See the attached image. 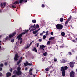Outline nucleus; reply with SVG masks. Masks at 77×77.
I'll use <instances>...</instances> for the list:
<instances>
[{
    "mask_svg": "<svg viewBox=\"0 0 77 77\" xmlns=\"http://www.w3.org/2000/svg\"><path fill=\"white\" fill-rule=\"evenodd\" d=\"M39 42H41V41H42V39H39Z\"/></svg>",
    "mask_w": 77,
    "mask_h": 77,
    "instance_id": "obj_43",
    "label": "nucleus"
},
{
    "mask_svg": "<svg viewBox=\"0 0 77 77\" xmlns=\"http://www.w3.org/2000/svg\"><path fill=\"white\" fill-rule=\"evenodd\" d=\"M60 62H61V63H64L65 62V60H62V61H61V60H60Z\"/></svg>",
    "mask_w": 77,
    "mask_h": 77,
    "instance_id": "obj_16",
    "label": "nucleus"
},
{
    "mask_svg": "<svg viewBox=\"0 0 77 77\" xmlns=\"http://www.w3.org/2000/svg\"><path fill=\"white\" fill-rule=\"evenodd\" d=\"M12 69L11 68L10 70V72H12Z\"/></svg>",
    "mask_w": 77,
    "mask_h": 77,
    "instance_id": "obj_47",
    "label": "nucleus"
},
{
    "mask_svg": "<svg viewBox=\"0 0 77 77\" xmlns=\"http://www.w3.org/2000/svg\"><path fill=\"white\" fill-rule=\"evenodd\" d=\"M35 30V29H31L30 30V32H32V31H33V30Z\"/></svg>",
    "mask_w": 77,
    "mask_h": 77,
    "instance_id": "obj_30",
    "label": "nucleus"
},
{
    "mask_svg": "<svg viewBox=\"0 0 77 77\" xmlns=\"http://www.w3.org/2000/svg\"><path fill=\"white\" fill-rule=\"evenodd\" d=\"M0 76H2V73L1 72H0Z\"/></svg>",
    "mask_w": 77,
    "mask_h": 77,
    "instance_id": "obj_48",
    "label": "nucleus"
},
{
    "mask_svg": "<svg viewBox=\"0 0 77 77\" xmlns=\"http://www.w3.org/2000/svg\"><path fill=\"white\" fill-rule=\"evenodd\" d=\"M61 35L63 36H65V32H62L61 33Z\"/></svg>",
    "mask_w": 77,
    "mask_h": 77,
    "instance_id": "obj_21",
    "label": "nucleus"
},
{
    "mask_svg": "<svg viewBox=\"0 0 77 77\" xmlns=\"http://www.w3.org/2000/svg\"><path fill=\"white\" fill-rule=\"evenodd\" d=\"M36 28H39V25H38V24H37L36 25Z\"/></svg>",
    "mask_w": 77,
    "mask_h": 77,
    "instance_id": "obj_29",
    "label": "nucleus"
},
{
    "mask_svg": "<svg viewBox=\"0 0 77 77\" xmlns=\"http://www.w3.org/2000/svg\"><path fill=\"white\" fill-rule=\"evenodd\" d=\"M42 8H44L45 7V5L44 4H42Z\"/></svg>",
    "mask_w": 77,
    "mask_h": 77,
    "instance_id": "obj_39",
    "label": "nucleus"
},
{
    "mask_svg": "<svg viewBox=\"0 0 77 77\" xmlns=\"http://www.w3.org/2000/svg\"><path fill=\"white\" fill-rule=\"evenodd\" d=\"M32 42H31L30 44H29V46L30 47V46H31V45H32Z\"/></svg>",
    "mask_w": 77,
    "mask_h": 77,
    "instance_id": "obj_50",
    "label": "nucleus"
},
{
    "mask_svg": "<svg viewBox=\"0 0 77 77\" xmlns=\"http://www.w3.org/2000/svg\"><path fill=\"white\" fill-rule=\"evenodd\" d=\"M19 57L18 56V54H16L15 56L14 60L16 61L17 60H18Z\"/></svg>",
    "mask_w": 77,
    "mask_h": 77,
    "instance_id": "obj_8",
    "label": "nucleus"
},
{
    "mask_svg": "<svg viewBox=\"0 0 77 77\" xmlns=\"http://www.w3.org/2000/svg\"><path fill=\"white\" fill-rule=\"evenodd\" d=\"M48 31H47L46 32V36H47V35H48Z\"/></svg>",
    "mask_w": 77,
    "mask_h": 77,
    "instance_id": "obj_32",
    "label": "nucleus"
},
{
    "mask_svg": "<svg viewBox=\"0 0 77 77\" xmlns=\"http://www.w3.org/2000/svg\"><path fill=\"white\" fill-rule=\"evenodd\" d=\"M37 47H38V46H39V44H37Z\"/></svg>",
    "mask_w": 77,
    "mask_h": 77,
    "instance_id": "obj_52",
    "label": "nucleus"
},
{
    "mask_svg": "<svg viewBox=\"0 0 77 77\" xmlns=\"http://www.w3.org/2000/svg\"><path fill=\"white\" fill-rule=\"evenodd\" d=\"M68 69V67L66 66L64 67H62L60 69L61 71H62V75L63 77H64L65 75V70H66Z\"/></svg>",
    "mask_w": 77,
    "mask_h": 77,
    "instance_id": "obj_2",
    "label": "nucleus"
},
{
    "mask_svg": "<svg viewBox=\"0 0 77 77\" xmlns=\"http://www.w3.org/2000/svg\"><path fill=\"white\" fill-rule=\"evenodd\" d=\"M33 50V51H35L36 53H37V50H36V48L34 47Z\"/></svg>",
    "mask_w": 77,
    "mask_h": 77,
    "instance_id": "obj_17",
    "label": "nucleus"
},
{
    "mask_svg": "<svg viewBox=\"0 0 77 77\" xmlns=\"http://www.w3.org/2000/svg\"><path fill=\"white\" fill-rule=\"evenodd\" d=\"M1 37H2V35H0V38H1Z\"/></svg>",
    "mask_w": 77,
    "mask_h": 77,
    "instance_id": "obj_56",
    "label": "nucleus"
},
{
    "mask_svg": "<svg viewBox=\"0 0 77 77\" xmlns=\"http://www.w3.org/2000/svg\"><path fill=\"white\" fill-rule=\"evenodd\" d=\"M25 2H27V0H26L25 1Z\"/></svg>",
    "mask_w": 77,
    "mask_h": 77,
    "instance_id": "obj_62",
    "label": "nucleus"
},
{
    "mask_svg": "<svg viewBox=\"0 0 77 77\" xmlns=\"http://www.w3.org/2000/svg\"><path fill=\"white\" fill-rule=\"evenodd\" d=\"M60 22H63V18H61L60 19Z\"/></svg>",
    "mask_w": 77,
    "mask_h": 77,
    "instance_id": "obj_23",
    "label": "nucleus"
},
{
    "mask_svg": "<svg viewBox=\"0 0 77 77\" xmlns=\"http://www.w3.org/2000/svg\"><path fill=\"white\" fill-rule=\"evenodd\" d=\"M32 23H36V20H32Z\"/></svg>",
    "mask_w": 77,
    "mask_h": 77,
    "instance_id": "obj_25",
    "label": "nucleus"
},
{
    "mask_svg": "<svg viewBox=\"0 0 77 77\" xmlns=\"http://www.w3.org/2000/svg\"><path fill=\"white\" fill-rule=\"evenodd\" d=\"M51 68V66H50L49 67H48V68H46L45 69V70L46 71H49V70L50 69V68Z\"/></svg>",
    "mask_w": 77,
    "mask_h": 77,
    "instance_id": "obj_14",
    "label": "nucleus"
},
{
    "mask_svg": "<svg viewBox=\"0 0 77 77\" xmlns=\"http://www.w3.org/2000/svg\"><path fill=\"white\" fill-rule=\"evenodd\" d=\"M40 29H41V28H39V29H38V30H37L38 31H38H39V30H40Z\"/></svg>",
    "mask_w": 77,
    "mask_h": 77,
    "instance_id": "obj_57",
    "label": "nucleus"
},
{
    "mask_svg": "<svg viewBox=\"0 0 77 77\" xmlns=\"http://www.w3.org/2000/svg\"><path fill=\"white\" fill-rule=\"evenodd\" d=\"M2 68L0 67V71H2Z\"/></svg>",
    "mask_w": 77,
    "mask_h": 77,
    "instance_id": "obj_53",
    "label": "nucleus"
},
{
    "mask_svg": "<svg viewBox=\"0 0 77 77\" xmlns=\"http://www.w3.org/2000/svg\"><path fill=\"white\" fill-rule=\"evenodd\" d=\"M29 74L30 75H32V73L31 72H29Z\"/></svg>",
    "mask_w": 77,
    "mask_h": 77,
    "instance_id": "obj_36",
    "label": "nucleus"
},
{
    "mask_svg": "<svg viewBox=\"0 0 77 77\" xmlns=\"http://www.w3.org/2000/svg\"><path fill=\"white\" fill-rule=\"evenodd\" d=\"M15 4H19V2L18 1H16L15 2Z\"/></svg>",
    "mask_w": 77,
    "mask_h": 77,
    "instance_id": "obj_34",
    "label": "nucleus"
},
{
    "mask_svg": "<svg viewBox=\"0 0 77 77\" xmlns=\"http://www.w3.org/2000/svg\"><path fill=\"white\" fill-rule=\"evenodd\" d=\"M18 71H17L16 70L14 71V73H16V74L17 75H20L21 74V72L20 71V70L21 69V68L20 67H18L17 68Z\"/></svg>",
    "mask_w": 77,
    "mask_h": 77,
    "instance_id": "obj_3",
    "label": "nucleus"
},
{
    "mask_svg": "<svg viewBox=\"0 0 77 77\" xmlns=\"http://www.w3.org/2000/svg\"><path fill=\"white\" fill-rule=\"evenodd\" d=\"M32 27L33 28H35L36 27V25H35V24H34L33 26H32Z\"/></svg>",
    "mask_w": 77,
    "mask_h": 77,
    "instance_id": "obj_33",
    "label": "nucleus"
},
{
    "mask_svg": "<svg viewBox=\"0 0 77 77\" xmlns=\"http://www.w3.org/2000/svg\"><path fill=\"white\" fill-rule=\"evenodd\" d=\"M68 21H66L65 23V26H67V24H68Z\"/></svg>",
    "mask_w": 77,
    "mask_h": 77,
    "instance_id": "obj_20",
    "label": "nucleus"
},
{
    "mask_svg": "<svg viewBox=\"0 0 77 77\" xmlns=\"http://www.w3.org/2000/svg\"><path fill=\"white\" fill-rule=\"evenodd\" d=\"M7 65H8V63H7L5 62V66H6Z\"/></svg>",
    "mask_w": 77,
    "mask_h": 77,
    "instance_id": "obj_40",
    "label": "nucleus"
},
{
    "mask_svg": "<svg viewBox=\"0 0 77 77\" xmlns=\"http://www.w3.org/2000/svg\"><path fill=\"white\" fill-rule=\"evenodd\" d=\"M32 71V69H30L29 70V72H31Z\"/></svg>",
    "mask_w": 77,
    "mask_h": 77,
    "instance_id": "obj_51",
    "label": "nucleus"
},
{
    "mask_svg": "<svg viewBox=\"0 0 77 77\" xmlns=\"http://www.w3.org/2000/svg\"><path fill=\"white\" fill-rule=\"evenodd\" d=\"M74 62H71L70 63L69 65L71 68H73L74 67Z\"/></svg>",
    "mask_w": 77,
    "mask_h": 77,
    "instance_id": "obj_11",
    "label": "nucleus"
},
{
    "mask_svg": "<svg viewBox=\"0 0 77 77\" xmlns=\"http://www.w3.org/2000/svg\"><path fill=\"white\" fill-rule=\"evenodd\" d=\"M36 75H33V77H35V76Z\"/></svg>",
    "mask_w": 77,
    "mask_h": 77,
    "instance_id": "obj_60",
    "label": "nucleus"
},
{
    "mask_svg": "<svg viewBox=\"0 0 77 77\" xmlns=\"http://www.w3.org/2000/svg\"><path fill=\"white\" fill-rule=\"evenodd\" d=\"M71 16H70L69 18L67 21H68V22H69V21H70V20H71Z\"/></svg>",
    "mask_w": 77,
    "mask_h": 77,
    "instance_id": "obj_18",
    "label": "nucleus"
},
{
    "mask_svg": "<svg viewBox=\"0 0 77 77\" xmlns=\"http://www.w3.org/2000/svg\"><path fill=\"white\" fill-rule=\"evenodd\" d=\"M43 32H42V33H41L40 34V35H41V36L43 35Z\"/></svg>",
    "mask_w": 77,
    "mask_h": 77,
    "instance_id": "obj_45",
    "label": "nucleus"
},
{
    "mask_svg": "<svg viewBox=\"0 0 77 77\" xmlns=\"http://www.w3.org/2000/svg\"><path fill=\"white\" fill-rule=\"evenodd\" d=\"M6 5V2H4L3 4L2 3H1L0 5L1 7H5Z\"/></svg>",
    "mask_w": 77,
    "mask_h": 77,
    "instance_id": "obj_9",
    "label": "nucleus"
},
{
    "mask_svg": "<svg viewBox=\"0 0 77 77\" xmlns=\"http://www.w3.org/2000/svg\"><path fill=\"white\" fill-rule=\"evenodd\" d=\"M54 37H51L49 39V40L50 41L51 40H53L54 39Z\"/></svg>",
    "mask_w": 77,
    "mask_h": 77,
    "instance_id": "obj_19",
    "label": "nucleus"
},
{
    "mask_svg": "<svg viewBox=\"0 0 77 77\" xmlns=\"http://www.w3.org/2000/svg\"><path fill=\"white\" fill-rule=\"evenodd\" d=\"M51 43V41H49L47 43V45H49V44H50V43Z\"/></svg>",
    "mask_w": 77,
    "mask_h": 77,
    "instance_id": "obj_24",
    "label": "nucleus"
},
{
    "mask_svg": "<svg viewBox=\"0 0 77 77\" xmlns=\"http://www.w3.org/2000/svg\"><path fill=\"white\" fill-rule=\"evenodd\" d=\"M3 66V64H0V66H1V67H2V66Z\"/></svg>",
    "mask_w": 77,
    "mask_h": 77,
    "instance_id": "obj_38",
    "label": "nucleus"
},
{
    "mask_svg": "<svg viewBox=\"0 0 77 77\" xmlns=\"http://www.w3.org/2000/svg\"><path fill=\"white\" fill-rule=\"evenodd\" d=\"M25 71H27V67L25 68Z\"/></svg>",
    "mask_w": 77,
    "mask_h": 77,
    "instance_id": "obj_49",
    "label": "nucleus"
},
{
    "mask_svg": "<svg viewBox=\"0 0 77 77\" xmlns=\"http://www.w3.org/2000/svg\"><path fill=\"white\" fill-rule=\"evenodd\" d=\"M69 55H71V54H72L71 52H69Z\"/></svg>",
    "mask_w": 77,
    "mask_h": 77,
    "instance_id": "obj_44",
    "label": "nucleus"
},
{
    "mask_svg": "<svg viewBox=\"0 0 77 77\" xmlns=\"http://www.w3.org/2000/svg\"><path fill=\"white\" fill-rule=\"evenodd\" d=\"M77 69H76V72H77Z\"/></svg>",
    "mask_w": 77,
    "mask_h": 77,
    "instance_id": "obj_63",
    "label": "nucleus"
},
{
    "mask_svg": "<svg viewBox=\"0 0 77 77\" xmlns=\"http://www.w3.org/2000/svg\"><path fill=\"white\" fill-rule=\"evenodd\" d=\"M28 31H29V30H25L24 32L21 33L20 34L17 36V38H18V40L20 39V44H21L22 42H23V41L22 40V38H21V36H22V35H25V34H26V33H27V32H28Z\"/></svg>",
    "mask_w": 77,
    "mask_h": 77,
    "instance_id": "obj_1",
    "label": "nucleus"
},
{
    "mask_svg": "<svg viewBox=\"0 0 77 77\" xmlns=\"http://www.w3.org/2000/svg\"><path fill=\"white\" fill-rule=\"evenodd\" d=\"M29 47L30 46H27L25 48H29Z\"/></svg>",
    "mask_w": 77,
    "mask_h": 77,
    "instance_id": "obj_42",
    "label": "nucleus"
},
{
    "mask_svg": "<svg viewBox=\"0 0 77 77\" xmlns=\"http://www.w3.org/2000/svg\"><path fill=\"white\" fill-rule=\"evenodd\" d=\"M51 35H53V32H51Z\"/></svg>",
    "mask_w": 77,
    "mask_h": 77,
    "instance_id": "obj_46",
    "label": "nucleus"
},
{
    "mask_svg": "<svg viewBox=\"0 0 77 77\" xmlns=\"http://www.w3.org/2000/svg\"><path fill=\"white\" fill-rule=\"evenodd\" d=\"M11 75H12V74L11 73L8 72L6 74V77H9L11 76Z\"/></svg>",
    "mask_w": 77,
    "mask_h": 77,
    "instance_id": "obj_12",
    "label": "nucleus"
},
{
    "mask_svg": "<svg viewBox=\"0 0 77 77\" xmlns=\"http://www.w3.org/2000/svg\"><path fill=\"white\" fill-rule=\"evenodd\" d=\"M16 6V4H15V2H14L13 4H12V7L13 8H15Z\"/></svg>",
    "mask_w": 77,
    "mask_h": 77,
    "instance_id": "obj_13",
    "label": "nucleus"
},
{
    "mask_svg": "<svg viewBox=\"0 0 77 77\" xmlns=\"http://www.w3.org/2000/svg\"><path fill=\"white\" fill-rule=\"evenodd\" d=\"M54 62H57V58H56L54 57Z\"/></svg>",
    "mask_w": 77,
    "mask_h": 77,
    "instance_id": "obj_22",
    "label": "nucleus"
},
{
    "mask_svg": "<svg viewBox=\"0 0 77 77\" xmlns=\"http://www.w3.org/2000/svg\"><path fill=\"white\" fill-rule=\"evenodd\" d=\"M72 42H75V40H72Z\"/></svg>",
    "mask_w": 77,
    "mask_h": 77,
    "instance_id": "obj_54",
    "label": "nucleus"
},
{
    "mask_svg": "<svg viewBox=\"0 0 77 77\" xmlns=\"http://www.w3.org/2000/svg\"><path fill=\"white\" fill-rule=\"evenodd\" d=\"M75 74V72L72 71L70 72V75L71 77H74V75Z\"/></svg>",
    "mask_w": 77,
    "mask_h": 77,
    "instance_id": "obj_5",
    "label": "nucleus"
},
{
    "mask_svg": "<svg viewBox=\"0 0 77 77\" xmlns=\"http://www.w3.org/2000/svg\"><path fill=\"white\" fill-rule=\"evenodd\" d=\"M12 77H15V75H13L12 76Z\"/></svg>",
    "mask_w": 77,
    "mask_h": 77,
    "instance_id": "obj_58",
    "label": "nucleus"
},
{
    "mask_svg": "<svg viewBox=\"0 0 77 77\" xmlns=\"http://www.w3.org/2000/svg\"><path fill=\"white\" fill-rule=\"evenodd\" d=\"M16 34L15 32H14L13 33L9 35L8 37L9 39L12 38V37H14V36Z\"/></svg>",
    "mask_w": 77,
    "mask_h": 77,
    "instance_id": "obj_6",
    "label": "nucleus"
},
{
    "mask_svg": "<svg viewBox=\"0 0 77 77\" xmlns=\"http://www.w3.org/2000/svg\"><path fill=\"white\" fill-rule=\"evenodd\" d=\"M8 39H9V38L8 36H7L5 38V41H6Z\"/></svg>",
    "mask_w": 77,
    "mask_h": 77,
    "instance_id": "obj_27",
    "label": "nucleus"
},
{
    "mask_svg": "<svg viewBox=\"0 0 77 77\" xmlns=\"http://www.w3.org/2000/svg\"><path fill=\"white\" fill-rule=\"evenodd\" d=\"M23 0H20L19 2L20 3H21L23 2Z\"/></svg>",
    "mask_w": 77,
    "mask_h": 77,
    "instance_id": "obj_35",
    "label": "nucleus"
},
{
    "mask_svg": "<svg viewBox=\"0 0 77 77\" xmlns=\"http://www.w3.org/2000/svg\"><path fill=\"white\" fill-rule=\"evenodd\" d=\"M46 38V36L45 35L43 36V39H45Z\"/></svg>",
    "mask_w": 77,
    "mask_h": 77,
    "instance_id": "obj_31",
    "label": "nucleus"
},
{
    "mask_svg": "<svg viewBox=\"0 0 77 77\" xmlns=\"http://www.w3.org/2000/svg\"><path fill=\"white\" fill-rule=\"evenodd\" d=\"M37 32H38V31H37V30H36V31H34L33 32V33L34 34H36V33H37Z\"/></svg>",
    "mask_w": 77,
    "mask_h": 77,
    "instance_id": "obj_28",
    "label": "nucleus"
},
{
    "mask_svg": "<svg viewBox=\"0 0 77 77\" xmlns=\"http://www.w3.org/2000/svg\"><path fill=\"white\" fill-rule=\"evenodd\" d=\"M45 47V46L44 45H40V49H41V50H43V51H44V48Z\"/></svg>",
    "mask_w": 77,
    "mask_h": 77,
    "instance_id": "obj_10",
    "label": "nucleus"
},
{
    "mask_svg": "<svg viewBox=\"0 0 77 77\" xmlns=\"http://www.w3.org/2000/svg\"><path fill=\"white\" fill-rule=\"evenodd\" d=\"M14 39H13L11 40V42H14Z\"/></svg>",
    "mask_w": 77,
    "mask_h": 77,
    "instance_id": "obj_37",
    "label": "nucleus"
},
{
    "mask_svg": "<svg viewBox=\"0 0 77 77\" xmlns=\"http://www.w3.org/2000/svg\"><path fill=\"white\" fill-rule=\"evenodd\" d=\"M38 35V34H35V36H37V35Z\"/></svg>",
    "mask_w": 77,
    "mask_h": 77,
    "instance_id": "obj_55",
    "label": "nucleus"
},
{
    "mask_svg": "<svg viewBox=\"0 0 77 77\" xmlns=\"http://www.w3.org/2000/svg\"><path fill=\"white\" fill-rule=\"evenodd\" d=\"M22 59V57H21L20 58V60L19 61L17 62V65H18L21 62V60Z\"/></svg>",
    "mask_w": 77,
    "mask_h": 77,
    "instance_id": "obj_15",
    "label": "nucleus"
},
{
    "mask_svg": "<svg viewBox=\"0 0 77 77\" xmlns=\"http://www.w3.org/2000/svg\"><path fill=\"white\" fill-rule=\"evenodd\" d=\"M43 54L45 56H46L47 55V53L46 52H45Z\"/></svg>",
    "mask_w": 77,
    "mask_h": 77,
    "instance_id": "obj_26",
    "label": "nucleus"
},
{
    "mask_svg": "<svg viewBox=\"0 0 77 77\" xmlns=\"http://www.w3.org/2000/svg\"><path fill=\"white\" fill-rule=\"evenodd\" d=\"M23 64L25 66H26L27 65H29V66H31V65H32V64L29 63L28 62H26V63H23Z\"/></svg>",
    "mask_w": 77,
    "mask_h": 77,
    "instance_id": "obj_7",
    "label": "nucleus"
},
{
    "mask_svg": "<svg viewBox=\"0 0 77 77\" xmlns=\"http://www.w3.org/2000/svg\"><path fill=\"white\" fill-rule=\"evenodd\" d=\"M1 42H2V41H0V45H2V44H1ZM1 48V46H0V49Z\"/></svg>",
    "mask_w": 77,
    "mask_h": 77,
    "instance_id": "obj_41",
    "label": "nucleus"
},
{
    "mask_svg": "<svg viewBox=\"0 0 77 77\" xmlns=\"http://www.w3.org/2000/svg\"><path fill=\"white\" fill-rule=\"evenodd\" d=\"M0 12H2V10L0 9Z\"/></svg>",
    "mask_w": 77,
    "mask_h": 77,
    "instance_id": "obj_59",
    "label": "nucleus"
},
{
    "mask_svg": "<svg viewBox=\"0 0 77 77\" xmlns=\"http://www.w3.org/2000/svg\"><path fill=\"white\" fill-rule=\"evenodd\" d=\"M75 39L77 41V38H76Z\"/></svg>",
    "mask_w": 77,
    "mask_h": 77,
    "instance_id": "obj_64",
    "label": "nucleus"
},
{
    "mask_svg": "<svg viewBox=\"0 0 77 77\" xmlns=\"http://www.w3.org/2000/svg\"><path fill=\"white\" fill-rule=\"evenodd\" d=\"M43 34H44V33H45V31H43Z\"/></svg>",
    "mask_w": 77,
    "mask_h": 77,
    "instance_id": "obj_61",
    "label": "nucleus"
},
{
    "mask_svg": "<svg viewBox=\"0 0 77 77\" xmlns=\"http://www.w3.org/2000/svg\"><path fill=\"white\" fill-rule=\"evenodd\" d=\"M56 27L58 30H61L63 28V26L61 24H58L57 25Z\"/></svg>",
    "mask_w": 77,
    "mask_h": 77,
    "instance_id": "obj_4",
    "label": "nucleus"
}]
</instances>
